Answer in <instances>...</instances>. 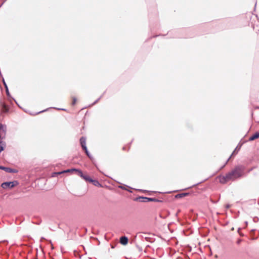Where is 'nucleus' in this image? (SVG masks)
Segmentation results:
<instances>
[{
	"mask_svg": "<svg viewBox=\"0 0 259 259\" xmlns=\"http://www.w3.org/2000/svg\"><path fill=\"white\" fill-rule=\"evenodd\" d=\"M245 167L244 165H238L228 172L225 176L220 178V181L222 184H225L229 181H234L242 177L244 174Z\"/></svg>",
	"mask_w": 259,
	"mask_h": 259,
	"instance_id": "nucleus-1",
	"label": "nucleus"
},
{
	"mask_svg": "<svg viewBox=\"0 0 259 259\" xmlns=\"http://www.w3.org/2000/svg\"><path fill=\"white\" fill-rule=\"evenodd\" d=\"M18 182L16 181H14L13 182H6L3 183L1 185V187L3 189H7V188H12L17 185H18Z\"/></svg>",
	"mask_w": 259,
	"mask_h": 259,
	"instance_id": "nucleus-2",
	"label": "nucleus"
},
{
	"mask_svg": "<svg viewBox=\"0 0 259 259\" xmlns=\"http://www.w3.org/2000/svg\"><path fill=\"white\" fill-rule=\"evenodd\" d=\"M73 170H75V172H76L77 175L79 176L81 178H82L83 179L85 180L86 181H89L91 182V180H92L91 178H90V177L87 175H84L82 171L79 169L73 168Z\"/></svg>",
	"mask_w": 259,
	"mask_h": 259,
	"instance_id": "nucleus-3",
	"label": "nucleus"
},
{
	"mask_svg": "<svg viewBox=\"0 0 259 259\" xmlns=\"http://www.w3.org/2000/svg\"><path fill=\"white\" fill-rule=\"evenodd\" d=\"M80 143L83 149H86V148H87L86 146V138L85 137H82L80 138Z\"/></svg>",
	"mask_w": 259,
	"mask_h": 259,
	"instance_id": "nucleus-4",
	"label": "nucleus"
},
{
	"mask_svg": "<svg viewBox=\"0 0 259 259\" xmlns=\"http://www.w3.org/2000/svg\"><path fill=\"white\" fill-rule=\"evenodd\" d=\"M0 106L2 108V110L4 112H7L9 110V109L7 107V106L6 105L5 103L3 102L2 101H0Z\"/></svg>",
	"mask_w": 259,
	"mask_h": 259,
	"instance_id": "nucleus-5",
	"label": "nucleus"
},
{
	"mask_svg": "<svg viewBox=\"0 0 259 259\" xmlns=\"http://www.w3.org/2000/svg\"><path fill=\"white\" fill-rule=\"evenodd\" d=\"M4 170L9 173H17L18 170L16 169L11 168L10 167H4Z\"/></svg>",
	"mask_w": 259,
	"mask_h": 259,
	"instance_id": "nucleus-6",
	"label": "nucleus"
},
{
	"mask_svg": "<svg viewBox=\"0 0 259 259\" xmlns=\"http://www.w3.org/2000/svg\"><path fill=\"white\" fill-rule=\"evenodd\" d=\"M120 242L123 245H126L128 242V238L125 236H122L120 239Z\"/></svg>",
	"mask_w": 259,
	"mask_h": 259,
	"instance_id": "nucleus-7",
	"label": "nucleus"
},
{
	"mask_svg": "<svg viewBox=\"0 0 259 259\" xmlns=\"http://www.w3.org/2000/svg\"><path fill=\"white\" fill-rule=\"evenodd\" d=\"M259 138V132H256L253 135L249 138V141H253Z\"/></svg>",
	"mask_w": 259,
	"mask_h": 259,
	"instance_id": "nucleus-8",
	"label": "nucleus"
},
{
	"mask_svg": "<svg viewBox=\"0 0 259 259\" xmlns=\"http://www.w3.org/2000/svg\"><path fill=\"white\" fill-rule=\"evenodd\" d=\"M72 169H67L66 170L61 171V172H54L53 174V177H54L56 175H60V174L64 173V172H70V171H75V170H73Z\"/></svg>",
	"mask_w": 259,
	"mask_h": 259,
	"instance_id": "nucleus-9",
	"label": "nucleus"
},
{
	"mask_svg": "<svg viewBox=\"0 0 259 259\" xmlns=\"http://www.w3.org/2000/svg\"><path fill=\"white\" fill-rule=\"evenodd\" d=\"M148 197L140 196L137 198V200L140 202H147Z\"/></svg>",
	"mask_w": 259,
	"mask_h": 259,
	"instance_id": "nucleus-10",
	"label": "nucleus"
},
{
	"mask_svg": "<svg viewBox=\"0 0 259 259\" xmlns=\"http://www.w3.org/2000/svg\"><path fill=\"white\" fill-rule=\"evenodd\" d=\"M91 182L92 183L94 184V185H95V186H98V187L101 186V185L97 180H93V179H92V180H91Z\"/></svg>",
	"mask_w": 259,
	"mask_h": 259,
	"instance_id": "nucleus-11",
	"label": "nucleus"
},
{
	"mask_svg": "<svg viewBox=\"0 0 259 259\" xmlns=\"http://www.w3.org/2000/svg\"><path fill=\"white\" fill-rule=\"evenodd\" d=\"M128 187V186H126V185H122L119 186H118V188H120V189H122V190H126V191H128V192H130L132 193V191H131V190H128V189H126V187Z\"/></svg>",
	"mask_w": 259,
	"mask_h": 259,
	"instance_id": "nucleus-12",
	"label": "nucleus"
},
{
	"mask_svg": "<svg viewBox=\"0 0 259 259\" xmlns=\"http://www.w3.org/2000/svg\"><path fill=\"white\" fill-rule=\"evenodd\" d=\"M0 130H2L4 132H6L7 131L6 125L0 123Z\"/></svg>",
	"mask_w": 259,
	"mask_h": 259,
	"instance_id": "nucleus-13",
	"label": "nucleus"
},
{
	"mask_svg": "<svg viewBox=\"0 0 259 259\" xmlns=\"http://www.w3.org/2000/svg\"><path fill=\"white\" fill-rule=\"evenodd\" d=\"M188 195V193H182V194H178L176 196V197L178 198H181V197H183V196H186Z\"/></svg>",
	"mask_w": 259,
	"mask_h": 259,
	"instance_id": "nucleus-14",
	"label": "nucleus"
},
{
	"mask_svg": "<svg viewBox=\"0 0 259 259\" xmlns=\"http://www.w3.org/2000/svg\"><path fill=\"white\" fill-rule=\"evenodd\" d=\"M86 153V154L87 155V156L90 158V159H92V156H91V155L90 154V153H89V152L88 151V149L86 148V149H83Z\"/></svg>",
	"mask_w": 259,
	"mask_h": 259,
	"instance_id": "nucleus-15",
	"label": "nucleus"
},
{
	"mask_svg": "<svg viewBox=\"0 0 259 259\" xmlns=\"http://www.w3.org/2000/svg\"><path fill=\"white\" fill-rule=\"evenodd\" d=\"M147 201H155V202H157V201H158V200L157 199H156V198H148L147 202Z\"/></svg>",
	"mask_w": 259,
	"mask_h": 259,
	"instance_id": "nucleus-16",
	"label": "nucleus"
},
{
	"mask_svg": "<svg viewBox=\"0 0 259 259\" xmlns=\"http://www.w3.org/2000/svg\"><path fill=\"white\" fill-rule=\"evenodd\" d=\"M237 147L236 148V149L234 150V151L233 152V153H232V155H231V156L228 158V159L227 160V161H226V163H227L228 162V161L229 160V159H230L231 157L234 155V154H235L237 151Z\"/></svg>",
	"mask_w": 259,
	"mask_h": 259,
	"instance_id": "nucleus-17",
	"label": "nucleus"
},
{
	"mask_svg": "<svg viewBox=\"0 0 259 259\" xmlns=\"http://www.w3.org/2000/svg\"><path fill=\"white\" fill-rule=\"evenodd\" d=\"M77 99L75 97L72 98V105L74 106L76 102Z\"/></svg>",
	"mask_w": 259,
	"mask_h": 259,
	"instance_id": "nucleus-18",
	"label": "nucleus"
},
{
	"mask_svg": "<svg viewBox=\"0 0 259 259\" xmlns=\"http://www.w3.org/2000/svg\"><path fill=\"white\" fill-rule=\"evenodd\" d=\"M3 143V142H0V153L2 152L4 150V147L2 144Z\"/></svg>",
	"mask_w": 259,
	"mask_h": 259,
	"instance_id": "nucleus-19",
	"label": "nucleus"
},
{
	"mask_svg": "<svg viewBox=\"0 0 259 259\" xmlns=\"http://www.w3.org/2000/svg\"><path fill=\"white\" fill-rule=\"evenodd\" d=\"M6 94H7V96L10 97V93H9V91L8 90V88H6Z\"/></svg>",
	"mask_w": 259,
	"mask_h": 259,
	"instance_id": "nucleus-20",
	"label": "nucleus"
},
{
	"mask_svg": "<svg viewBox=\"0 0 259 259\" xmlns=\"http://www.w3.org/2000/svg\"><path fill=\"white\" fill-rule=\"evenodd\" d=\"M101 98H99V99H98L97 100H96L94 103L92 104V105H94L95 104H96L98 102V101L100 100Z\"/></svg>",
	"mask_w": 259,
	"mask_h": 259,
	"instance_id": "nucleus-21",
	"label": "nucleus"
},
{
	"mask_svg": "<svg viewBox=\"0 0 259 259\" xmlns=\"http://www.w3.org/2000/svg\"><path fill=\"white\" fill-rule=\"evenodd\" d=\"M230 206H231V205H230V204H227V205H226V208H230Z\"/></svg>",
	"mask_w": 259,
	"mask_h": 259,
	"instance_id": "nucleus-22",
	"label": "nucleus"
},
{
	"mask_svg": "<svg viewBox=\"0 0 259 259\" xmlns=\"http://www.w3.org/2000/svg\"><path fill=\"white\" fill-rule=\"evenodd\" d=\"M4 85H5V88L6 89V88H8V86H7V84L6 83V82H5L4 80Z\"/></svg>",
	"mask_w": 259,
	"mask_h": 259,
	"instance_id": "nucleus-23",
	"label": "nucleus"
},
{
	"mask_svg": "<svg viewBox=\"0 0 259 259\" xmlns=\"http://www.w3.org/2000/svg\"><path fill=\"white\" fill-rule=\"evenodd\" d=\"M241 241V239H238L237 241V244H239Z\"/></svg>",
	"mask_w": 259,
	"mask_h": 259,
	"instance_id": "nucleus-24",
	"label": "nucleus"
},
{
	"mask_svg": "<svg viewBox=\"0 0 259 259\" xmlns=\"http://www.w3.org/2000/svg\"><path fill=\"white\" fill-rule=\"evenodd\" d=\"M57 110H64L65 111V109H63V108H57Z\"/></svg>",
	"mask_w": 259,
	"mask_h": 259,
	"instance_id": "nucleus-25",
	"label": "nucleus"
},
{
	"mask_svg": "<svg viewBox=\"0 0 259 259\" xmlns=\"http://www.w3.org/2000/svg\"><path fill=\"white\" fill-rule=\"evenodd\" d=\"M47 110H42V111H40V112H38V113H37V114L43 112H44V111H47Z\"/></svg>",
	"mask_w": 259,
	"mask_h": 259,
	"instance_id": "nucleus-26",
	"label": "nucleus"
},
{
	"mask_svg": "<svg viewBox=\"0 0 259 259\" xmlns=\"http://www.w3.org/2000/svg\"><path fill=\"white\" fill-rule=\"evenodd\" d=\"M4 166H1V165H0V169L4 170Z\"/></svg>",
	"mask_w": 259,
	"mask_h": 259,
	"instance_id": "nucleus-27",
	"label": "nucleus"
},
{
	"mask_svg": "<svg viewBox=\"0 0 259 259\" xmlns=\"http://www.w3.org/2000/svg\"><path fill=\"white\" fill-rule=\"evenodd\" d=\"M256 108L259 109V106L256 107Z\"/></svg>",
	"mask_w": 259,
	"mask_h": 259,
	"instance_id": "nucleus-28",
	"label": "nucleus"
}]
</instances>
